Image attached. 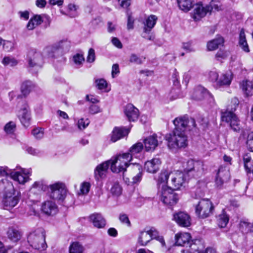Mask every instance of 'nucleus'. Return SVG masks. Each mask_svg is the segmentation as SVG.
Listing matches in <instances>:
<instances>
[{
	"instance_id": "obj_36",
	"label": "nucleus",
	"mask_w": 253,
	"mask_h": 253,
	"mask_svg": "<svg viewBox=\"0 0 253 253\" xmlns=\"http://www.w3.org/2000/svg\"><path fill=\"white\" fill-rule=\"evenodd\" d=\"M224 43L223 38L220 36L209 42L207 43V48L209 50H214Z\"/></svg>"
},
{
	"instance_id": "obj_27",
	"label": "nucleus",
	"mask_w": 253,
	"mask_h": 253,
	"mask_svg": "<svg viewBox=\"0 0 253 253\" xmlns=\"http://www.w3.org/2000/svg\"><path fill=\"white\" fill-rule=\"evenodd\" d=\"M108 161H110V166L112 172L119 173L125 171L124 167H123L117 156L112 158Z\"/></svg>"
},
{
	"instance_id": "obj_63",
	"label": "nucleus",
	"mask_w": 253,
	"mask_h": 253,
	"mask_svg": "<svg viewBox=\"0 0 253 253\" xmlns=\"http://www.w3.org/2000/svg\"><path fill=\"white\" fill-rule=\"evenodd\" d=\"M87 119L84 120L83 118L80 119L78 122V127L80 129H84L89 124Z\"/></svg>"
},
{
	"instance_id": "obj_8",
	"label": "nucleus",
	"mask_w": 253,
	"mask_h": 253,
	"mask_svg": "<svg viewBox=\"0 0 253 253\" xmlns=\"http://www.w3.org/2000/svg\"><path fill=\"white\" fill-rule=\"evenodd\" d=\"M169 178V187L174 190L179 189L185 181V175L180 171L170 172Z\"/></svg>"
},
{
	"instance_id": "obj_35",
	"label": "nucleus",
	"mask_w": 253,
	"mask_h": 253,
	"mask_svg": "<svg viewBox=\"0 0 253 253\" xmlns=\"http://www.w3.org/2000/svg\"><path fill=\"white\" fill-rule=\"evenodd\" d=\"M70 47V42L67 41H64L53 45L49 48H51V50L53 52L59 49H61L66 52L69 50Z\"/></svg>"
},
{
	"instance_id": "obj_21",
	"label": "nucleus",
	"mask_w": 253,
	"mask_h": 253,
	"mask_svg": "<svg viewBox=\"0 0 253 253\" xmlns=\"http://www.w3.org/2000/svg\"><path fill=\"white\" fill-rule=\"evenodd\" d=\"M42 210L47 215H53L57 211V206L54 202L51 201H47L42 204Z\"/></svg>"
},
{
	"instance_id": "obj_25",
	"label": "nucleus",
	"mask_w": 253,
	"mask_h": 253,
	"mask_svg": "<svg viewBox=\"0 0 253 253\" xmlns=\"http://www.w3.org/2000/svg\"><path fill=\"white\" fill-rule=\"evenodd\" d=\"M190 234L188 233H180L175 235V244L177 246H184L190 243Z\"/></svg>"
},
{
	"instance_id": "obj_3",
	"label": "nucleus",
	"mask_w": 253,
	"mask_h": 253,
	"mask_svg": "<svg viewBox=\"0 0 253 253\" xmlns=\"http://www.w3.org/2000/svg\"><path fill=\"white\" fill-rule=\"evenodd\" d=\"M45 231L42 228H39L31 232L27 237L28 242L33 248L44 251L47 245L45 242Z\"/></svg>"
},
{
	"instance_id": "obj_58",
	"label": "nucleus",
	"mask_w": 253,
	"mask_h": 253,
	"mask_svg": "<svg viewBox=\"0 0 253 253\" xmlns=\"http://www.w3.org/2000/svg\"><path fill=\"white\" fill-rule=\"evenodd\" d=\"M96 86L99 89H105L107 87V84L106 81L103 79H97L95 81Z\"/></svg>"
},
{
	"instance_id": "obj_7",
	"label": "nucleus",
	"mask_w": 253,
	"mask_h": 253,
	"mask_svg": "<svg viewBox=\"0 0 253 253\" xmlns=\"http://www.w3.org/2000/svg\"><path fill=\"white\" fill-rule=\"evenodd\" d=\"M19 193L14 189V191H9L3 195L2 205L5 210H10L14 208L19 201Z\"/></svg>"
},
{
	"instance_id": "obj_59",
	"label": "nucleus",
	"mask_w": 253,
	"mask_h": 253,
	"mask_svg": "<svg viewBox=\"0 0 253 253\" xmlns=\"http://www.w3.org/2000/svg\"><path fill=\"white\" fill-rule=\"evenodd\" d=\"M78 8V6L73 3H70L68 6L69 11L71 12L69 15L71 17H75L77 15L76 11Z\"/></svg>"
},
{
	"instance_id": "obj_16",
	"label": "nucleus",
	"mask_w": 253,
	"mask_h": 253,
	"mask_svg": "<svg viewBox=\"0 0 253 253\" xmlns=\"http://www.w3.org/2000/svg\"><path fill=\"white\" fill-rule=\"evenodd\" d=\"M124 112L129 121L134 122L137 120L139 116V111L132 104H127Z\"/></svg>"
},
{
	"instance_id": "obj_23",
	"label": "nucleus",
	"mask_w": 253,
	"mask_h": 253,
	"mask_svg": "<svg viewBox=\"0 0 253 253\" xmlns=\"http://www.w3.org/2000/svg\"><path fill=\"white\" fill-rule=\"evenodd\" d=\"M193 98L197 100H200L205 97H211L212 95L204 87L201 86H198L195 90L193 94Z\"/></svg>"
},
{
	"instance_id": "obj_2",
	"label": "nucleus",
	"mask_w": 253,
	"mask_h": 253,
	"mask_svg": "<svg viewBox=\"0 0 253 253\" xmlns=\"http://www.w3.org/2000/svg\"><path fill=\"white\" fill-rule=\"evenodd\" d=\"M210 80L214 83V86L216 89H221L228 87L233 79V74L231 71H225L219 75L215 71H211L209 73Z\"/></svg>"
},
{
	"instance_id": "obj_24",
	"label": "nucleus",
	"mask_w": 253,
	"mask_h": 253,
	"mask_svg": "<svg viewBox=\"0 0 253 253\" xmlns=\"http://www.w3.org/2000/svg\"><path fill=\"white\" fill-rule=\"evenodd\" d=\"M158 18L154 15H150L144 22L143 34H149L156 24Z\"/></svg>"
},
{
	"instance_id": "obj_31",
	"label": "nucleus",
	"mask_w": 253,
	"mask_h": 253,
	"mask_svg": "<svg viewBox=\"0 0 253 253\" xmlns=\"http://www.w3.org/2000/svg\"><path fill=\"white\" fill-rule=\"evenodd\" d=\"M152 240L148 230H144L140 232L138 238V243L142 246H145Z\"/></svg>"
},
{
	"instance_id": "obj_61",
	"label": "nucleus",
	"mask_w": 253,
	"mask_h": 253,
	"mask_svg": "<svg viewBox=\"0 0 253 253\" xmlns=\"http://www.w3.org/2000/svg\"><path fill=\"white\" fill-rule=\"evenodd\" d=\"M119 219L122 223L126 224L128 227L130 226L131 223L126 214L125 213L120 214Z\"/></svg>"
},
{
	"instance_id": "obj_18",
	"label": "nucleus",
	"mask_w": 253,
	"mask_h": 253,
	"mask_svg": "<svg viewBox=\"0 0 253 253\" xmlns=\"http://www.w3.org/2000/svg\"><path fill=\"white\" fill-rule=\"evenodd\" d=\"M90 221L93 226L97 228H103L106 225V220L102 215L98 213H94L89 216Z\"/></svg>"
},
{
	"instance_id": "obj_37",
	"label": "nucleus",
	"mask_w": 253,
	"mask_h": 253,
	"mask_svg": "<svg viewBox=\"0 0 253 253\" xmlns=\"http://www.w3.org/2000/svg\"><path fill=\"white\" fill-rule=\"evenodd\" d=\"M35 84L30 81L23 82L21 86V91L23 95L26 96L34 88Z\"/></svg>"
},
{
	"instance_id": "obj_47",
	"label": "nucleus",
	"mask_w": 253,
	"mask_h": 253,
	"mask_svg": "<svg viewBox=\"0 0 253 253\" xmlns=\"http://www.w3.org/2000/svg\"><path fill=\"white\" fill-rule=\"evenodd\" d=\"M72 61L75 66L78 68L83 65L84 58L82 54L76 53L73 56Z\"/></svg>"
},
{
	"instance_id": "obj_39",
	"label": "nucleus",
	"mask_w": 253,
	"mask_h": 253,
	"mask_svg": "<svg viewBox=\"0 0 253 253\" xmlns=\"http://www.w3.org/2000/svg\"><path fill=\"white\" fill-rule=\"evenodd\" d=\"M190 252L192 253H202L204 248L203 243L199 240H196L190 245Z\"/></svg>"
},
{
	"instance_id": "obj_20",
	"label": "nucleus",
	"mask_w": 253,
	"mask_h": 253,
	"mask_svg": "<svg viewBox=\"0 0 253 253\" xmlns=\"http://www.w3.org/2000/svg\"><path fill=\"white\" fill-rule=\"evenodd\" d=\"M8 238L13 242H17L22 237V232L14 227H9L6 232Z\"/></svg>"
},
{
	"instance_id": "obj_46",
	"label": "nucleus",
	"mask_w": 253,
	"mask_h": 253,
	"mask_svg": "<svg viewBox=\"0 0 253 253\" xmlns=\"http://www.w3.org/2000/svg\"><path fill=\"white\" fill-rule=\"evenodd\" d=\"M16 129V123L13 121L8 122L3 127V130L7 134H12L14 133Z\"/></svg>"
},
{
	"instance_id": "obj_43",
	"label": "nucleus",
	"mask_w": 253,
	"mask_h": 253,
	"mask_svg": "<svg viewBox=\"0 0 253 253\" xmlns=\"http://www.w3.org/2000/svg\"><path fill=\"white\" fill-rule=\"evenodd\" d=\"M239 45L242 49L246 52H249L250 49L246 40V37L244 32L242 30L240 33L239 36Z\"/></svg>"
},
{
	"instance_id": "obj_53",
	"label": "nucleus",
	"mask_w": 253,
	"mask_h": 253,
	"mask_svg": "<svg viewBox=\"0 0 253 253\" xmlns=\"http://www.w3.org/2000/svg\"><path fill=\"white\" fill-rule=\"evenodd\" d=\"M207 7H210V12L212 10L219 11L221 9V4L219 2L211 1L209 5H207Z\"/></svg>"
},
{
	"instance_id": "obj_52",
	"label": "nucleus",
	"mask_w": 253,
	"mask_h": 253,
	"mask_svg": "<svg viewBox=\"0 0 253 253\" xmlns=\"http://www.w3.org/2000/svg\"><path fill=\"white\" fill-rule=\"evenodd\" d=\"M204 169L203 162L200 161H195L193 170L200 173H202L204 171Z\"/></svg>"
},
{
	"instance_id": "obj_34",
	"label": "nucleus",
	"mask_w": 253,
	"mask_h": 253,
	"mask_svg": "<svg viewBox=\"0 0 253 253\" xmlns=\"http://www.w3.org/2000/svg\"><path fill=\"white\" fill-rule=\"evenodd\" d=\"M240 86L247 96L253 94V83L249 80H244L240 84Z\"/></svg>"
},
{
	"instance_id": "obj_22",
	"label": "nucleus",
	"mask_w": 253,
	"mask_h": 253,
	"mask_svg": "<svg viewBox=\"0 0 253 253\" xmlns=\"http://www.w3.org/2000/svg\"><path fill=\"white\" fill-rule=\"evenodd\" d=\"M128 132V129H126L124 127H115L113 130L111 136V141L113 142H116L117 140L127 134Z\"/></svg>"
},
{
	"instance_id": "obj_13",
	"label": "nucleus",
	"mask_w": 253,
	"mask_h": 253,
	"mask_svg": "<svg viewBox=\"0 0 253 253\" xmlns=\"http://www.w3.org/2000/svg\"><path fill=\"white\" fill-rule=\"evenodd\" d=\"M110 165V161H107L96 166L94 171V177L96 180L104 178L106 176Z\"/></svg>"
},
{
	"instance_id": "obj_1",
	"label": "nucleus",
	"mask_w": 253,
	"mask_h": 253,
	"mask_svg": "<svg viewBox=\"0 0 253 253\" xmlns=\"http://www.w3.org/2000/svg\"><path fill=\"white\" fill-rule=\"evenodd\" d=\"M173 122L175 127L172 132L165 136L168 147L173 150L185 148L188 145L187 131L196 126L195 120L183 116L175 118Z\"/></svg>"
},
{
	"instance_id": "obj_44",
	"label": "nucleus",
	"mask_w": 253,
	"mask_h": 253,
	"mask_svg": "<svg viewBox=\"0 0 253 253\" xmlns=\"http://www.w3.org/2000/svg\"><path fill=\"white\" fill-rule=\"evenodd\" d=\"M84 248L83 246L78 242L72 243L69 247V253H83Z\"/></svg>"
},
{
	"instance_id": "obj_29",
	"label": "nucleus",
	"mask_w": 253,
	"mask_h": 253,
	"mask_svg": "<svg viewBox=\"0 0 253 253\" xmlns=\"http://www.w3.org/2000/svg\"><path fill=\"white\" fill-rule=\"evenodd\" d=\"M14 187L12 183L6 179L0 180V193L5 194L8 192L14 191Z\"/></svg>"
},
{
	"instance_id": "obj_14",
	"label": "nucleus",
	"mask_w": 253,
	"mask_h": 253,
	"mask_svg": "<svg viewBox=\"0 0 253 253\" xmlns=\"http://www.w3.org/2000/svg\"><path fill=\"white\" fill-rule=\"evenodd\" d=\"M210 7L204 6L201 3L196 4L194 8L193 12L192 13V17L195 21L200 20L204 17L206 15L210 12Z\"/></svg>"
},
{
	"instance_id": "obj_45",
	"label": "nucleus",
	"mask_w": 253,
	"mask_h": 253,
	"mask_svg": "<svg viewBox=\"0 0 253 253\" xmlns=\"http://www.w3.org/2000/svg\"><path fill=\"white\" fill-rule=\"evenodd\" d=\"M217 175L227 182L230 179V173L228 169L225 168L221 167L219 168Z\"/></svg>"
},
{
	"instance_id": "obj_40",
	"label": "nucleus",
	"mask_w": 253,
	"mask_h": 253,
	"mask_svg": "<svg viewBox=\"0 0 253 253\" xmlns=\"http://www.w3.org/2000/svg\"><path fill=\"white\" fill-rule=\"evenodd\" d=\"M179 8L187 12L193 6V0H177Z\"/></svg>"
},
{
	"instance_id": "obj_49",
	"label": "nucleus",
	"mask_w": 253,
	"mask_h": 253,
	"mask_svg": "<svg viewBox=\"0 0 253 253\" xmlns=\"http://www.w3.org/2000/svg\"><path fill=\"white\" fill-rule=\"evenodd\" d=\"M245 169L248 173L251 172V169L253 166V162L251 161V158L247 155L243 157Z\"/></svg>"
},
{
	"instance_id": "obj_60",
	"label": "nucleus",
	"mask_w": 253,
	"mask_h": 253,
	"mask_svg": "<svg viewBox=\"0 0 253 253\" xmlns=\"http://www.w3.org/2000/svg\"><path fill=\"white\" fill-rule=\"evenodd\" d=\"M129 61L137 64H141L143 61L142 58L137 56L135 54H132L130 56Z\"/></svg>"
},
{
	"instance_id": "obj_12",
	"label": "nucleus",
	"mask_w": 253,
	"mask_h": 253,
	"mask_svg": "<svg viewBox=\"0 0 253 253\" xmlns=\"http://www.w3.org/2000/svg\"><path fill=\"white\" fill-rule=\"evenodd\" d=\"M29 65L30 67H41L42 64V57L40 52L35 49H31L28 53Z\"/></svg>"
},
{
	"instance_id": "obj_15",
	"label": "nucleus",
	"mask_w": 253,
	"mask_h": 253,
	"mask_svg": "<svg viewBox=\"0 0 253 253\" xmlns=\"http://www.w3.org/2000/svg\"><path fill=\"white\" fill-rule=\"evenodd\" d=\"M173 219L180 226L187 227L191 224L190 216L184 212H179L173 215Z\"/></svg>"
},
{
	"instance_id": "obj_38",
	"label": "nucleus",
	"mask_w": 253,
	"mask_h": 253,
	"mask_svg": "<svg viewBox=\"0 0 253 253\" xmlns=\"http://www.w3.org/2000/svg\"><path fill=\"white\" fill-rule=\"evenodd\" d=\"M143 148V146L142 143H136L130 148L129 152L127 153L131 156V159H132L133 157L135 158L137 157V155L141 152Z\"/></svg>"
},
{
	"instance_id": "obj_17",
	"label": "nucleus",
	"mask_w": 253,
	"mask_h": 253,
	"mask_svg": "<svg viewBox=\"0 0 253 253\" xmlns=\"http://www.w3.org/2000/svg\"><path fill=\"white\" fill-rule=\"evenodd\" d=\"M161 163L160 159L153 158L145 163L144 169L149 173H155L159 170Z\"/></svg>"
},
{
	"instance_id": "obj_9",
	"label": "nucleus",
	"mask_w": 253,
	"mask_h": 253,
	"mask_svg": "<svg viewBox=\"0 0 253 253\" xmlns=\"http://www.w3.org/2000/svg\"><path fill=\"white\" fill-rule=\"evenodd\" d=\"M17 116L23 126L28 127L31 124V113L28 105L23 102L22 108L19 110Z\"/></svg>"
},
{
	"instance_id": "obj_55",
	"label": "nucleus",
	"mask_w": 253,
	"mask_h": 253,
	"mask_svg": "<svg viewBox=\"0 0 253 253\" xmlns=\"http://www.w3.org/2000/svg\"><path fill=\"white\" fill-rule=\"evenodd\" d=\"M32 134L38 139H40L43 136V131L42 128H36L33 130Z\"/></svg>"
},
{
	"instance_id": "obj_56",
	"label": "nucleus",
	"mask_w": 253,
	"mask_h": 253,
	"mask_svg": "<svg viewBox=\"0 0 253 253\" xmlns=\"http://www.w3.org/2000/svg\"><path fill=\"white\" fill-rule=\"evenodd\" d=\"M229 125L231 128L235 131H238L240 129L239 121L237 117H234L231 122L229 123Z\"/></svg>"
},
{
	"instance_id": "obj_10",
	"label": "nucleus",
	"mask_w": 253,
	"mask_h": 253,
	"mask_svg": "<svg viewBox=\"0 0 253 253\" xmlns=\"http://www.w3.org/2000/svg\"><path fill=\"white\" fill-rule=\"evenodd\" d=\"M161 137L156 134L150 135L144 139L145 149L146 151H153L162 142Z\"/></svg>"
},
{
	"instance_id": "obj_54",
	"label": "nucleus",
	"mask_w": 253,
	"mask_h": 253,
	"mask_svg": "<svg viewBox=\"0 0 253 253\" xmlns=\"http://www.w3.org/2000/svg\"><path fill=\"white\" fill-rule=\"evenodd\" d=\"M2 46L5 51H11L14 49V43L11 41L4 40Z\"/></svg>"
},
{
	"instance_id": "obj_62",
	"label": "nucleus",
	"mask_w": 253,
	"mask_h": 253,
	"mask_svg": "<svg viewBox=\"0 0 253 253\" xmlns=\"http://www.w3.org/2000/svg\"><path fill=\"white\" fill-rule=\"evenodd\" d=\"M95 54L94 50L93 48H90L88 52V55L87 57V62L89 63H92L95 61Z\"/></svg>"
},
{
	"instance_id": "obj_4",
	"label": "nucleus",
	"mask_w": 253,
	"mask_h": 253,
	"mask_svg": "<svg viewBox=\"0 0 253 253\" xmlns=\"http://www.w3.org/2000/svg\"><path fill=\"white\" fill-rule=\"evenodd\" d=\"M161 201L166 205L173 206L178 200L177 194L173 192L172 188L169 186H163L158 191Z\"/></svg>"
},
{
	"instance_id": "obj_26",
	"label": "nucleus",
	"mask_w": 253,
	"mask_h": 253,
	"mask_svg": "<svg viewBox=\"0 0 253 253\" xmlns=\"http://www.w3.org/2000/svg\"><path fill=\"white\" fill-rule=\"evenodd\" d=\"M117 157L123 167H124L125 171L126 170V169L127 167H130V169H131L132 165L135 164L130 163V161H132L131 156L126 153L118 155Z\"/></svg>"
},
{
	"instance_id": "obj_6",
	"label": "nucleus",
	"mask_w": 253,
	"mask_h": 253,
	"mask_svg": "<svg viewBox=\"0 0 253 253\" xmlns=\"http://www.w3.org/2000/svg\"><path fill=\"white\" fill-rule=\"evenodd\" d=\"M50 197L54 200L63 201L65 199L67 191L64 185L61 183H55L49 185Z\"/></svg>"
},
{
	"instance_id": "obj_28",
	"label": "nucleus",
	"mask_w": 253,
	"mask_h": 253,
	"mask_svg": "<svg viewBox=\"0 0 253 253\" xmlns=\"http://www.w3.org/2000/svg\"><path fill=\"white\" fill-rule=\"evenodd\" d=\"M169 174L170 172L166 170H162L159 174L157 180L159 190L163 186H168L167 183H168V178L169 177Z\"/></svg>"
},
{
	"instance_id": "obj_51",
	"label": "nucleus",
	"mask_w": 253,
	"mask_h": 253,
	"mask_svg": "<svg viewBox=\"0 0 253 253\" xmlns=\"http://www.w3.org/2000/svg\"><path fill=\"white\" fill-rule=\"evenodd\" d=\"M90 184L89 182H84L81 183L80 188V191L78 192L79 195H84L87 194L90 189Z\"/></svg>"
},
{
	"instance_id": "obj_50",
	"label": "nucleus",
	"mask_w": 253,
	"mask_h": 253,
	"mask_svg": "<svg viewBox=\"0 0 253 253\" xmlns=\"http://www.w3.org/2000/svg\"><path fill=\"white\" fill-rule=\"evenodd\" d=\"M236 115L231 111H226L222 113L221 116V120L223 122H226L229 124L230 122L234 119V117H236Z\"/></svg>"
},
{
	"instance_id": "obj_30",
	"label": "nucleus",
	"mask_w": 253,
	"mask_h": 253,
	"mask_svg": "<svg viewBox=\"0 0 253 253\" xmlns=\"http://www.w3.org/2000/svg\"><path fill=\"white\" fill-rule=\"evenodd\" d=\"M10 177L14 180L22 184L29 180V177L25 176L21 171H15L14 169L12 172H10Z\"/></svg>"
},
{
	"instance_id": "obj_48",
	"label": "nucleus",
	"mask_w": 253,
	"mask_h": 253,
	"mask_svg": "<svg viewBox=\"0 0 253 253\" xmlns=\"http://www.w3.org/2000/svg\"><path fill=\"white\" fill-rule=\"evenodd\" d=\"M1 62L4 66L11 67L15 66L18 64V61L16 59L10 56L4 57Z\"/></svg>"
},
{
	"instance_id": "obj_32",
	"label": "nucleus",
	"mask_w": 253,
	"mask_h": 253,
	"mask_svg": "<svg viewBox=\"0 0 253 253\" xmlns=\"http://www.w3.org/2000/svg\"><path fill=\"white\" fill-rule=\"evenodd\" d=\"M48 189V186L42 181H36L30 189L31 193L39 194L42 191H45Z\"/></svg>"
},
{
	"instance_id": "obj_64",
	"label": "nucleus",
	"mask_w": 253,
	"mask_h": 253,
	"mask_svg": "<svg viewBox=\"0 0 253 253\" xmlns=\"http://www.w3.org/2000/svg\"><path fill=\"white\" fill-rule=\"evenodd\" d=\"M101 110L99 106L95 104H92L89 106V112L91 114H97L100 112Z\"/></svg>"
},
{
	"instance_id": "obj_11",
	"label": "nucleus",
	"mask_w": 253,
	"mask_h": 253,
	"mask_svg": "<svg viewBox=\"0 0 253 253\" xmlns=\"http://www.w3.org/2000/svg\"><path fill=\"white\" fill-rule=\"evenodd\" d=\"M131 169L134 174H136L135 175L133 176L130 179L124 176L125 182L128 185H132L139 182L141 180L142 176V168L140 165L135 163L134 164L132 165Z\"/></svg>"
},
{
	"instance_id": "obj_57",
	"label": "nucleus",
	"mask_w": 253,
	"mask_h": 253,
	"mask_svg": "<svg viewBox=\"0 0 253 253\" xmlns=\"http://www.w3.org/2000/svg\"><path fill=\"white\" fill-rule=\"evenodd\" d=\"M247 145L248 149L253 152V131L250 132L248 135Z\"/></svg>"
},
{
	"instance_id": "obj_33",
	"label": "nucleus",
	"mask_w": 253,
	"mask_h": 253,
	"mask_svg": "<svg viewBox=\"0 0 253 253\" xmlns=\"http://www.w3.org/2000/svg\"><path fill=\"white\" fill-rule=\"evenodd\" d=\"M43 20L41 15H36L32 17L27 25V28L29 30H33L36 27L42 23Z\"/></svg>"
},
{
	"instance_id": "obj_42",
	"label": "nucleus",
	"mask_w": 253,
	"mask_h": 253,
	"mask_svg": "<svg viewBox=\"0 0 253 253\" xmlns=\"http://www.w3.org/2000/svg\"><path fill=\"white\" fill-rule=\"evenodd\" d=\"M216 221L219 227L224 228L226 226L229 222V217L224 211H222V213L217 216Z\"/></svg>"
},
{
	"instance_id": "obj_5",
	"label": "nucleus",
	"mask_w": 253,
	"mask_h": 253,
	"mask_svg": "<svg viewBox=\"0 0 253 253\" xmlns=\"http://www.w3.org/2000/svg\"><path fill=\"white\" fill-rule=\"evenodd\" d=\"M212 203L209 199H202L196 207L197 214L202 218L210 216L213 210Z\"/></svg>"
},
{
	"instance_id": "obj_41",
	"label": "nucleus",
	"mask_w": 253,
	"mask_h": 253,
	"mask_svg": "<svg viewBox=\"0 0 253 253\" xmlns=\"http://www.w3.org/2000/svg\"><path fill=\"white\" fill-rule=\"evenodd\" d=\"M253 227V222L252 223L248 222L247 220H241L239 224L240 230L243 233H248L252 232V227Z\"/></svg>"
},
{
	"instance_id": "obj_19",
	"label": "nucleus",
	"mask_w": 253,
	"mask_h": 253,
	"mask_svg": "<svg viewBox=\"0 0 253 253\" xmlns=\"http://www.w3.org/2000/svg\"><path fill=\"white\" fill-rule=\"evenodd\" d=\"M108 187H110V192L112 194L115 196H119L121 195L122 188L119 182L113 178H110L107 183Z\"/></svg>"
}]
</instances>
